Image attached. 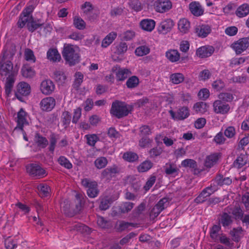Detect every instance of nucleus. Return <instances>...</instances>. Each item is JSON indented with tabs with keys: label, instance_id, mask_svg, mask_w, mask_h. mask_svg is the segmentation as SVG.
Wrapping results in <instances>:
<instances>
[{
	"label": "nucleus",
	"instance_id": "obj_1",
	"mask_svg": "<svg viewBox=\"0 0 249 249\" xmlns=\"http://www.w3.org/2000/svg\"><path fill=\"white\" fill-rule=\"evenodd\" d=\"M34 9L33 4H29L22 11L17 22L18 28L26 25L28 31L33 33L44 24L40 19H35L33 17L31 14Z\"/></svg>",
	"mask_w": 249,
	"mask_h": 249
},
{
	"label": "nucleus",
	"instance_id": "obj_2",
	"mask_svg": "<svg viewBox=\"0 0 249 249\" xmlns=\"http://www.w3.org/2000/svg\"><path fill=\"white\" fill-rule=\"evenodd\" d=\"M0 74L3 79L6 78L5 94L9 96L15 82L17 72L13 69V64L10 60H0Z\"/></svg>",
	"mask_w": 249,
	"mask_h": 249
},
{
	"label": "nucleus",
	"instance_id": "obj_3",
	"mask_svg": "<svg viewBox=\"0 0 249 249\" xmlns=\"http://www.w3.org/2000/svg\"><path fill=\"white\" fill-rule=\"evenodd\" d=\"M132 110V107L124 102L116 100L111 105L110 113L118 119L128 115Z\"/></svg>",
	"mask_w": 249,
	"mask_h": 249
},
{
	"label": "nucleus",
	"instance_id": "obj_4",
	"mask_svg": "<svg viewBox=\"0 0 249 249\" xmlns=\"http://www.w3.org/2000/svg\"><path fill=\"white\" fill-rule=\"evenodd\" d=\"M62 55L66 63L72 66L80 61V55L73 48H64Z\"/></svg>",
	"mask_w": 249,
	"mask_h": 249
},
{
	"label": "nucleus",
	"instance_id": "obj_5",
	"mask_svg": "<svg viewBox=\"0 0 249 249\" xmlns=\"http://www.w3.org/2000/svg\"><path fill=\"white\" fill-rule=\"evenodd\" d=\"M26 168L27 172L30 176L33 177L43 178L47 175L45 170L38 163L28 164L26 166Z\"/></svg>",
	"mask_w": 249,
	"mask_h": 249
},
{
	"label": "nucleus",
	"instance_id": "obj_6",
	"mask_svg": "<svg viewBox=\"0 0 249 249\" xmlns=\"http://www.w3.org/2000/svg\"><path fill=\"white\" fill-rule=\"evenodd\" d=\"M81 184L83 187L87 188V192L88 196L91 198L96 197L99 191L97 189V183L95 181L85 178L81 180Z\"/></svg>",
	"mask_w": 249,
	"mask_h": 249
},
{
	"label": "nucleus",
	"instance_id": "obj_7",
	"mask_svg": "<svg viewBox=\"0 0 249 249\" xmlns=\"http://www.w3.org/2000/svg\"><path fill=\"white\" fill-rule=\"evenodd\" d=\"M30 92L31 87L30 85L25 82H20L17 86L15 96L19 101H22L23 96L28 95Z\"/></svg>",
	"mask_w": 249,
	"mask_h": 249
},
{
	"label": "nucleus",
	"instance_id": "obj_8",
	"mask_svg": "<svg viewBox=\"0 0 249 249\" xmlns=\"http://www.w3.org/2000/svg\"><path fill=\"white\" fill-rule=\"evenodd\" d=\"M217 190V187L214 184H211L204 189L200 194L195 199V202L196 203H202L205 201L207 198L210 196Z\"/></svg>",
	"mask_w": 249,
	"mask_h": 249
},
{
	"label": "nucleus",
	"instance_id": "obj_9",
	"mask_svg": "<svg viewBox=\"0 0 249 249\" xmlns=\"http://www.w3.org/2000/svg\"><path fill=\"white\" fill-rule=\"evenodd\" d=\"M111 71L115 74L117 81H124L131 74L129 69L121 68L118 65L112 67Z\"/></svg>",
	"mask_w": 249,
	"mask_h": 249
},
{
	"label": "nucleus",
	"instance_id": "obj_10",
	"mask_svg": "<svg viewBox=\"0 0 249 249\" xmlns=\"http://www.w3.org/2000/svg\"><path fill=\"white\" fill-rule=\"evenodd\" d=\"M213 111L216 114H226L230 109V107L228 104L218 100L213 102Z\"/></svg>",
	"mask_w": 249,
	"mask_h": 249
},
{
	"label": "nucleus",
	"instance_id": "obj_11",
	"mask_svg": "<svg viewBox=\"0 0 249 249\" xmlns=\"http://www.w3.org/2000/svg\"><path fill=\"white\" fill-rule=\"evenodd\" d=\"M172 6V2L170 0H157L154 3L156 11L160 13L169 11Z\"/></svg>",
	"mask_w": 249,
	"mask_h": 249
},
{
	"label": "nucleus",
	"instance_id": "obj_12",
	"mask_svg": "<svg viewBox=\"0 0 249 249\" xmlns=\"http://www.w3.org/2000/svg\"><path fill=\"white\" fill-rule=\"evenodd\" d=\"M120 173L119 168L116 165L108 167L103 170L101 173V177L107 180H111Z\"/></svg>",
	"mask_w": 249,
	"mask_h": 249
},
{
	"label": "nucleus",
	"instance_id": "obj_13",
	"mask_svg": "<svg viewBox=\"0 0 249 249\" xmlns=\"http://www.w3.org/2000/svg\"><path fill=\"white\" fill-rule=\"evenodd\" d=\"M174 26L173 20L170 18L162 21L158 26V31L160 34L165 35L170 32Z\"/></svg>",
	"mask_w": 249,
	"mask_h": 249
},
{
	"label": "nucleus",
	"instance_id": "obj_14",
	"mask_svg": "<svg viewBox=\"0 0 249 249\" xmlns=\"http://www.w3.org/2000/svg\"><path fill=\"white\" fill-rule=\"evenodd\" d=\"M28 113L23 109V108H21L17 114V126L15 128V129L19 128V129L23 130V127L24 125L28 124L27 118H28Z\"/></svg>",
	"mask_w": 249,
	"mask_h": 249
},
{
	"label": "nucleus",
	"instance_id": "obj_15",
	"mask_svg": "<svg viewBox=\"0 0 249 249\" xmlns=\"http://www.w3.org/2000/svg\"><path fill=\"white\" fill-rule=\"evenodd\" d=\"M56 104L55 100L52 97H48L41 100L39 105L40 107L43 111H50L55 107Z\"/></svg>",
	"mask_w": 249,
	"mask_h": 249
},
{
	"label": "nucleus",
	"instance_id": "obj_16",
	"mask_svg": "<svg viewBox=\"0 0 249 249\" xmlns=\"http://www.w3.org/2000/svg\"><path fill=\"white\" fill-rule=\"evenodd\" d=\"M169 112L172 118L178 120H183L187 118L190 115L189 110L186 107L179 108L176 113L172 110H170Z\"/></svg>",
	"mask_w": 249,
	"mask_h": 249
},
{
	"label": "nucleus",
	"instance_id": "obj_17",
	"mask_svg": "<svg viewBox=\"0 0 249 249\" xmlns=\"http://www.w3.org/2000/svg\"><path fill=\"white\" fill-rule=\"evenodd\" d=\"M53 83L50 80H43L40 85V90L45 95L51 94L54 90Z\"/></svg>",
	"mask_w": 249,
	"mask_h": 249
},
{
	"label": "nucleus",
	"instance_id": "obj_18",
	"mask_svg": "<svg viewBox=\"0 0 249 249\" xmlns=\"http://www.w3.org/2000/svg\"><path fill=\"white\" fill-rule=\"evenodd\" d=\"M211 32V28L208 25H197L195 28V33L197 36L202 38L206 37Z\"/></svg>",
	"mask_w": 249,
	"mask_h": 249
},
{
	"label": "nucleus",
	"instance_id": "obj_19",
	"mask_svg": "<svg viewBox=\"0 0 249 249\" xmlns=\"http://www.w3.org/2000/svg\"><path fill=\"white\" fill-rule=\"evenodd\" d=\"M136 225L137 224L135 223L120 220L116 222L115 229L117 231L122 232L126 230H129L130 227H136Z\"/></svg>",
	"mask_w": 249,
	"mask_h": 249
},
{
	"label": "nucleus",
	"instance_id": "obj_20",
	"mask_svg": "<svg viewBox=\"0 0 249 249\" xmlns=\"http://www.w3.org/2000/svg\"><path fill=\"white\" fill-rule=\"evenodd\" d=\"M16 52V48H4L0 56V60H10L11 61Z\"/></svg>",
	"mask_w": 249,
	"mask_h": 249
},
{
	"label": "nucleus",
	"instance_id": "obj_21",
	"mask_svg": "<svg viewBox=\"0 0 249 249\" xmlns=\"http://www.w3.org/2000/svg\"><path fill=\"white\" fill-rule=\"evenodd\" d=\"M155 24V21L151 19H144L140 22L141 28L148 32H151L154 29Z\"/></svg>",
	"mask_w": 249,
	"mask_h": 249
},
{
	"label": "nucleus",
	"instance_id": "obj_22",
	"mask_svg": "<svg viewBox=\"0 0 249 249\" xmlns=\"http://www.w3.org/2000/svg\"><path fill=\"white\" fill-rule=\"evenodd\" d=\"M47 58L53 62H59L61 57L56 48H50L47 52Z\"/></svg>",
	"mask_w": 249,
	"mask_h": 249
},
{
	"label": "nucleus",
	"instance_id": "obj_23",
	"mask_svg": "<svg viewBox=\"0 0 249 249\" xmlns=\"http://www.w3.org/2000/svg\"><path fill=\"white\" fill-rule=\"evenodd\" d=\"M34 141L37 146L41 148H45L48 144V141L47 138L37 132L35 134Z\"/></svg>",
	"mask_w": 249,
	"mask_h": 249
},
{
	"label": "nucleus",
	"instance_id": "obj_24",
	"mask_svg": "<svg viewBox=\"0 0 249 249\" xmlns=\"http://www.w3.org/2000/svg\"><path fill=\"white\" fill-rule=\"evenodd\" d=\"M218 153H214L207 156L205 160V166L207 168H211L216 163L219 159Z\"/></svg>",
	"mask_w": 249,
	"mask_h": 249
},
{
	"label": "nucleus",
	"instance_id": "obj_25",
	"mask_svg": "<svg viewBox=\"0 0 249 249\" xmlns=\"http://www.w3.org/2000/svg\"><path fill=\"white\" fill-rule=\"evenodd\" d=\"M189 8L191 13L195 16H200L203 14V10L198 2H191L189 5Z\"/></svg>",
	"mask_w": 249,
	"mask_h": 249
},
{
	"label": "nucleus",
	"instance_id": "obj_26",
	"mask_svg": "<svg viewBox=\"0 0 249 249\" xmlns=\"http://www.w3.org/2000/svg\"><path fill=\"white\" fill-rule=\"evenodd\" d=\"M214 52V48H198L196 53L201 58L211 56Z\"/></svg>",
	"mask_w": 249,
	"mask_h": 249
},
{
	"label": "nucleus",
	"instance_id": "obj_27",
	"mask_svg": "<svg viewBox=\"0 0 249 249\" xmlns=\"http://www.w3.org/2000/svg\"><path fill=\"white\" fill-rule=\"evenodd\" d=\"M126 48H113L111 50L112 58L114 61L120 60L123 54L126 51Z\"/></svg>",
	"mask_w": 249,
	"mask_h": 249
},
{
	"label": "nucleus",
	"instance_id": "obj_28",
	"mask_svg": "<svg viewBox=\"0 0 249 249\" xmlns=\"http://www.w3.org/2000/svg\"><path fill=\"white\" fill-rule=\"evenodd\" d=\"M235 14L239 18H243L249 14V4L244 3L239 6L237 9Z\"/></svg>",
	"mask_w": 249,
	"mask_h": 249
},
{
	"label": "nucleus",
	"instance_id": "obj_29",
	"mask_svg": "<svg viewBox=\"0 0 249 249\" xmlns=\"http://www.w3.org/2000/svg\"><path fill=\"white\" fill-rule=\"evenodd\" d=\"M190 22L186 18L180 19L178 22V29L182 33L186 34L189 31Z\"/></svg>",
	"mask_w": 249,
	"mask_h": 249
},
{
	"label": "nucleus",
	"instance_id": "obj_30",
	"mask_svg": "<svg viewBox=\"0 0 249 249\" xmlns=\"http://www.w3.org/2000/svg\"><path fill=\"white\" fill-rule=\"evenodd\" d=\"M213 181L219 186L229 185L232 182L231 178L229 177L224 178L223 175L220 174L217 175Z\"/></svg>",
	"mask_w": 249,
	"mask_h": 249
},
{
	"label": "nucleus",
	"instance_id": "obj_31",
	"mask_svg": "<svg viewBox=\"0 0 249 249\" xmlns=\"http://www.w3.org/2000/svg\"><path fill=\"white\" fill-rule=\"evenodd\" d=\"M59 138V135L55 133H51L49 136L50 144L48 147L49 150L52 153H53L56 143Z\"/></svg>",
	"mask_w": 249,
	"mask_h": 249
},
{
	"label": "nucleus",
	"instance_id": "obj_32",
	"mask_svg": "<svg viewBox=\"0 0 249 249\" xmlns=\"http://www.w3.org/2000/svg\"><path fill=\"white\" fill-rule=\"evenodd\" d=\"M220 222L224 227H228L232 223V217L228 213H223L221 215Z\"/></svg>",
	"mask_w": 249,
	"mask_h": 249
},
{
	"label": "nucleus",
	"instance_id": "obj_33",
	"mask_svg": "<svg viewBox=\"0 0 249 249\" xmlns=\"http://www.w3.org/2000/svg\"><path fill=\"white\" fill-rule=\"evenodd\" d=\"M117 36L115 32H111L109 33L103 40L101 47H107L115 40Z\"/></svg>",
	"mask_w": 249,
	"mask_h": 249
},
{
	"label": "nucleus",
	"instance_id": "obj_34",
	"mask_svg": "<svg viewBox=\"0 0 249 249\" xmlns=\"http://www.w3.org/2000/svg\"><path fill=\"white\" fill-rule=\"evenodd\" d=\"M74 81L72 84L74 89L79 90L80 87L83 81L84 75L81 72H76L74 74Z\"/></svg>",
	"mask_w": 249,
	"mask_h": 249
},
{
	"label": "nucleus",
	"instance_id": "obj_35",
	"mask_svg": "<svg viewBox=\"0 0 249 249\" xmlns=\"http://www.w3.org/2000/svg\"><path fill=\"white\" fill-rule=\"evenodd\" d=\"M21 73L23 77L29 78H32L35 74V71L28 65L23 66L21 69Z\"/></svg>",
	"mask_w": 249,
	"mask_h": 249
},
{
	"label": "nucleus",
	"instance_id": "obj_36",
	"mask_svg": "<svg viewBox=\"0 0 249 249\" xmlns=\"http://www.w3.org/2000/svg\"><path fill=\"white\" fill-rule=\"evenodd\" d=\"M166 56L171 62L178 61L180 58V54L176 50H170L166 53Z\"/></svg>",
	"mask_w": 249,
	"mask_h": 249
},
{
	"label": "nucleus",
	"instance_id": "obj_37",
	"mask_svg": "<svg viewBox=\"0 0 249 249\" xmlns=\"http://www.w3.org/2000/svg\"><path fill=\"white\" fill-rule=\"evenodd\" d=\"M54 79L59 85H62L65 83L67 76L62 71H56L54 72Z\"/></svg>",
	"mask_w": 249,
	"mask_h": 249
},
{
	"label": "nucleus",
	"instance_id": "obj_38",
	"mask_svg": "<svg viewBox=\"0 0 249 249\" xmlns=\"http://www.w3.org/2000/svg\"><path fill=\"white\" fill-rule=\"evenodd\" d=\"M39 195L41 197L48 196L50 194V188L47 184H40L37 186Z\"/></svg>",
	"mask_w": 249,
	"mask_h": 249
},
{
	"label": "nucleus",
	"instance_id": "obj_39",
	"mask_svg": "<svg viewBox=\"0 0 249 249\" xmlns=\"http://www.w3.org/2000/svg\"><path fill=\"white\" fill-rule=\"evenodd\" d=\"M152 166V162L149 160H146L138 166L137 170L139 172H145L148 171Z\"/></svg>",
	"mask_w": 249,
	"mask_h": 249
},
{
	"label": "nucleus",
	"instance_id": "obj_40",
	"mask_svg": "<svg viewBox=\"0 0 249 249\" xmlns=\"http://www.w3.org/2000/svg\"><path fill=\"white\" fill-rule=\"evenodd\" d=\"M134 203L131 202H125L119 207V212L122 213H127L134 207Z\"/></svg>",
	"mask_w": 249,
	"mask_h": 249
},
{
	"label": "nucleus",
	"instance_id": "obj_41",
	"mask_svg": "<svg viewBox=\"0 0 249 249\" xmlns=\"http://www.w3.org/2000/svg\"><path fill=\"white\" fill-rule=\"evenodd\" d=\"M208 105L205 102H199L196 103L193 107L194 109L197 113H204L207 111Z\"/></svg>",
	"mask_w": 249,
	"mask_h": 249
},
{
	"label": "nucleus",
	"instance_id": "obj_42",
	"mask_svg": "<svg viewBox=\"0 0 249 249\" xmlns=\"http://www.w3.org/2000/svg\"><path fill=\"white\" fill-rule=\"evenodd\" d=\"M170 81L174 84H178L182 82L184 80V76L181 73H175L170 76Z\"/></svg>",
	"mask_w": 249,
	"mask_h": 249
},
{
	"label": "nucleus",
	"instance_id": "obj_43",
	"mask_svg": "<svg viewBox=\"0 0 249 249\" xmlns=\"http://www.w3.org/2000/svg\"><path fill=\"white\" fill-rule=\"evenodd\" d=\"M76 208L77 212L80 211L85 203L84 196L81 194H77L75 196Z\"/></svg>",
	"mask_w": 249,
	"mask_h": 249
},
{
	"label": "nucleus",
	"instance_id": "obj_44",
	"mask_svg": "<svg viewBox=\"0 0 249 249\" xmlns=\"http://www.w3.org/2000/svg\"><path fill=\"white\" fill-rule=\"evenodd\" d=\"M139 84V79L136 76L129 77L126 82V85L129 89H133L137 87Z\"/></svg>",
	"mask_w": 249,
	"mask_h": 249
},
{
	"label": "nucleus",
	"instance_id": "obj_45",
	"mask_svg": "<svg viewBox=\"0 0 249 249\" xmlns=\"http://www.w3.org/2000/svg\"><path fill=\"white\" fill-rule=\"evenodd\" d=\"M246 158V157L244 155L241 154L233 162L234 167H237V168H241L242 167L247 163Z\"/></svg>",
	"mask_w": 249,
	"mask_h": 249
},
{
	"label": "nucleus",
	"instance_id": "obj_46",
	"mask_svg": "<svg viewBox=\"0 0 249 249\" xmlns=\"http://www.w3.org/2000/svg\"><path fill=\"white\" fill-rule=\"evenodd\" d=\"M123 158L126 161L134 162L138 160L139 157L138 155L134 152H127L124 154Z\"/></svg>",
	"mask_w": 249,
	"mask_h": 249
},
{
	"label": "nucleus",
	"instance_id": "obj_47",
	"mask_svg": "<svg viewBox=\"0 0 249 249\" xmlns=\"http://www.w3.org/2000/svg\"><path fill=\"white\" fill-rule=\"evenodd\" d=\"M128 4L129 7L135 11L139 12L142 9V3L139 0H129Z\"/></svg>",
	"mask_w": 249,
	"mask_h": 249
},
{
	"label": "nucleus",
	"instance_id": "obj_48",
	"mask_svg": "<svg viewBox=\"0 0 249 249\" xmlns=\"http://www.w3.org/2000/svg\"><path fill=\"white\" fill-rule=\"evenodd\" d=\"M17 241L8 237L4 240V245L6 249H14L17 247Z\"/></svg>",
	"mask_w": 249,
	"mask_h": 249
},
{
	"label": "nucleus",
	"instance_id": "obj_49",
	"mask_svg": "<svg viewBox=\"0 0 249 249\" xmlns=\"http://www.w3.org/2000/svg\"><path fill=\"white\" fill-rule=\"evenodd\" d=\"M221 230L219 225H213L210 231V237L213 240H216L218 238L219 231Z\"/></svg>",
	"mask_w": 249,
	"mask_h": 249
},
{
	"label": "nucleus",
	"instance_id": "obj_50",
	"mask_svg": "<svg viewBox=\"0 0 249 249\" xmlns=\"http://www.w3.org/2000/svg\"><path fill=\"white\" fill-rule=\"evenodd\" d=\"M242 229L241 227L234 228L230 231V234L232 237V240L235 242H238L242 233Z\"/></svg>",
	"mask_w": 249,
	"mask_h": 249
},
{
	"label": "nucleus",
	"instance_id": "obj_51",
	"mask_svg": "<svg viewBox=\"0 0 249 249\" xmlns=\"http://www.w3.org/2000/svg\"><path fill=\"white\" fill-rule=\"evenodd\" d=\"M170 200L169 198L163 197L160 199L156 205L161 210L162 212L166 209L169 205Z\"/></svg>",
	"mask_w": 249,
	"mask_h": 249
},
{
	"label": "nucleus",
	"instance_id": "obj_52",
	"mask_svg": "<svg viewBox=\"0 0 249 249\" xmlns=\"http://www.w3.org/2000/svg\"><path fill=\"white\" fill-rule=\"evenodd\" d=\"M71 119V114L69 112L65 111L62 113L61 121L65 127H67L70 124Z\"/></svg>",
	"mask_w": 249,
	"mask_h": 249
},
{
	"label": "nucleus",
	"instance_id": "obj_53",
	"mask_svg": "<svg viewBox=\"0 0 249 249\" xmlns=\"http://www.w3.org/2000/svg\"><path fill=\"white\" fill-rule=\"evenodd\" d=\"M249 37L239 39L237 41L232 44L231 47H249Z\"/></svg>",
	"mask_w": 249,
	"mask_h": 249
},
{
	"label": "nucleus",
	"instance_id": "obj_54",
	"mask_svg": "<svg viewBox=\"0 0 249 249\" xmlns=\"http://www.w3.org/2000/svg\"><path fill=\"white\" fill-rule=\"evenodd\" d=\"M87 140V143L88 145L93 146L96 142L99 141V137L96 134H88L85 136Z\"/></svg>",
	"mask_w": 249,
	"mask_h": 249
},
{
	"label": "nucleus",
	"instance_id": "obj_55",
	"mask_svg": "<svg viewBox=\"0 0 249 249\" xmlns=\"http://www.w3.org/2000/svg\"><path fill=\"white\" fill-rule=\"evenodd\" d=\"M107 164V159L103 157L97 158L94 161V164L98 169L104 168Z\"/></svg>",
	"mask_w": 249,
	"mask_h": 249
},
{
	"label": "nucleus",
	"instance_id": "obj_56",
	"mask_svg": "<svg viewBox=\"0 0 249 249\" xmlns=\"http://www.w3.org/2000/svg\"><path fill=\"white\" fill-rule=\"evenodd\" d=\"M218 100H221L223 102H229L232 101L233 97L231 93L222 92L218 95Z\"/></svg>",
	"mask_w": 249,
	"mask_h": 249
},
{
	"label": "nucleus",
	"instance_id": "obj_57",
	"mask_svg": "<svg viewBox=\"0 0 249 249\" xmlns=\"http://www.w3.org/2000/svg\"><path fill=\"white\" fill-rule=\"evenodd\" d=\"M73 24L79 30H83L86 27L85 22L80 17L74 18Z\"/></svg>",
	"mask_w": 249,
	"mask_h": 249
},
{
	"label": "nucleus",
	"instance_id": "obj_58",
	"mask_svg": "<svg viewBox=\"0 0 249 249\" xmlns=\"http://www.w3.org/2000/svg\"><path fill=\"white\" fill-rule=\"evenodd\" d=\"M58 163L67 169H70L72 168V164L64 156H60L58 159Z\"/></svg>",
	"mask_w": 249,
	"mask_h": 249
},
{
	"label": "nucleus",
	"instance_id": "obj_59",
	"mask_svg": "<svg viewBox=\"0 0 249 249\" xmlns=\"http://www.w3.org/2000/svg\"><path fill=\"white\" fill-rule=\"evenodd\" d=\"M226 140V139L224 137L223 133L220 131L214 136L213 141L216 144L221 145L225 143Z\"/></svg>",
	"mask_w": 249,
	"mask_h": 249
},
{
	"label": "nucleus",
	"instance_id": "obj_60",
	"mask_svg": "<svg viewBox=\"0 0 249 249\" xmlns=\"http://www.w3.org/2000/svg\"><path fill=\"white\" fill-rule=\"evenodd\" d=\"M163 152L160 147H155L149 151V154L151 158H154L160 156Z\"/></svg>",
	"mask_w": 249,
	"mask_h": 249
},
{
	"label": "nucleus",
	"instance_id": "obj_61",
	"mask_svg": "<svg viewBox=\"0 0 249 249\" xmlns=\"http://www.w3.org/2000/svg\"><path fill=\"white\" fill-rule=\"evenodd\" d=\"M183 167H189L191 168L196 169L197 168L196 162L192 159H186L181 162Z\"/></svg>",
	"mask_w": 249,
	"mask_h": 249
},
{
	"label": "nucleus",
	"instance_id": "obj_62",
	"mask_svg": "<svg viewBox=\"0 0 249 249\" xmlns=\"http://www.w3.org/2000/svg\"><path fill=\"white\" fill-rule=\"evenodd\" d=\"M178 169L174 164H166L165 172L167 175H172L178 172Z\"/></svg>",
	"mask_w": 249,
	"mask_h": 249
},
{
	"label": "nucleus",
	"instance_id": "obj_63",
	"mask_svg": "<svg viewBox=\"0 0 249 249\" xmlns=\"http://www.w3.org/2000/svg\"><path fill=\"white\" fill-rule=\"evenodd\" d=\"M211 74V72L209 70H204L199 73V80L200 81H205L210 78Z\"/></svg>",
	"mask_w": 249,
	"mask_h": 249
},
{
	"label": "nucleus",
	"instance_id": "obj_64",
	"mask_svg": "<svg viewBox=\"0 0 249 249\" xmlns=\"http://www.w3.org/2000/svg\"><path fill=\"white\" fill-rule=\"evenodd\" d=\"M140 134L141 136L144 137L149 135L151 133V128L147 125H143L140 127Z\"/></svg>",
	"mask_w": 249,
	"mask_h": 249
}]
</instances>
